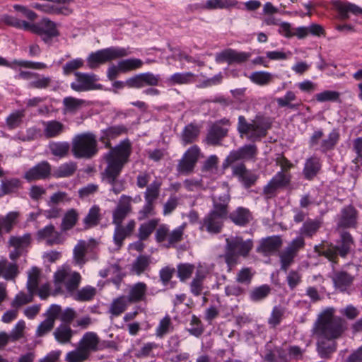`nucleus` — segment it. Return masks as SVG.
I'll list each match as a JSON object with an SVG mask.
<instances>
[{"label":"nucleus","mask_w":362,"mask_h":362,"mask_svg":"<svg viewBox=\"0 0 362 362\" xmlns=\"http://www.w3.org/2000/svg\"><path fill=\"white\" fill-rule=\"evenodd\" d=\"M18 274V265L14 262H10L7 259L0 260V277L6 280H12Z\"/></svg>","instance_id":"nucleus-29"},{"label":"nucleus","mask_w":362,"mask_h":362,"mask_svg":"<svg viewBox=\"0 0 362 362\" xmlns=\"http://www.w3.org/2000/svg\"><path fill=\"white\" fill-rule=\"evenodd\" d=\"M159 219L153 218L142 223L139 228V238L140 240H146L153 233L158 226Z\"/></svg>","instance_id":"nucleus-45"},{"label":"nucleus","mask_w":362,"mask_h":362,"mask_svg":"<svg viewBox=\"0 0 362 362\" xmlns=\"http://www.w3.org/2000/svg\"><path fill=\"white\" fill-rule=\"evenodd\" d=\"M55 339L61 343H69L73 336V331L69 325H60L53 333Z\"/></svg>","instance_id":"nucleus-36"},{"label":"nucleus","mask_w":362,"mask_h":362,"mask_svg":"<svg viewBox=\"0 0 362 362\" xmlns=\"http://www.w3.org/2000/svg\"><path fill=\"white\" fill-rule=\"evenodd\" d=\"M284 315V309L281 306H274L268 319V323L272 327L280 324Z\"/></svg>","instance_id":"nucleus-61"},{"label":"nucleus","mask_w":362,"mask_h":362,"mask_svg":"<svg viewBox=\"0 0 362 362\" xmlns=\"http://www.w3.org/2000/svg\"><path fill=\"white\" fill-rule=\"evenodd\" d=\"M119 64L122 73H125L141 68L143 65V62L139 59L130 58L121 60L119 62Z\"/></svg>","instance_id":"nucleus-55"},{"label":"nucleus","mask_w":362,"mask_h":362,"mask_svg":"<svg viewBox=\"0 0 362 362\" xmlns=\"http://www.w3.org/2000/svg\"><path fill=\"white\" fill-rule=\"evenodd\" d=\"M49 148L52 154L62 158L68 153L69 144L68 142H52L49 145Z\"/></svg>","instance_id":"nucleus-53"},{"label":"nucleus","mask_w":362,"mask_h":362,"mask_svg":"<svg viewBox=\"0 0 362 362\" xmlns=\"http://www.w3.org/2000/svg\"><path fill=\"white\" fill-rule=\"evenodd\" d=\"M194 74L192 72H177L166 80L170 86L189 84L194 81Z\"/></svg>","instance_id":"nucleus-32"},{"label":"nucleus","mask_w":362,"mask_h":362,"mask_svg":"<svg viewBox=\"0 0 362 362\" xmlns=\"http://www.w3.org/2000/svg\"><path fill=\"white\" fill-rule=\"evenodd\" d=\"M72 0H44L42 3H34L33 7L48 13H67V8L64 6Z\"/></svg>","instance_id":"nucleus-17"},{"label":"nucleus","mask_w":362,"mask_h":362,"mask_svg":"<svg viewBox=\"0 0 362 362\" xmlns=\"http://www.w3.org/2000/svg\"><path fill=\"white\" fill-rule=\"evenodd\" d=\"M252 82L259 86H265L273 80L272 74L267 71H254L248 77Z\"/></svg>","instance_id":"nucleus-43"},{"label":"nucleus","mask_w":362,"mask_h":362,"mask_svg":"<svg viewBox=\"0 0 362 362\" xmlns=\"http://www.w3.org/2000/svg\"><path fill=\"white\" fill-rule=\"evenodd\" d=\"M296 100V93L291 90H288L283 97L276 99L277 105L280 107H288L291 109H297L298 105L293 104L292 102Z\"/></svg>","instance_id":"nucleus-50"},{"label":"nucleus","mask_w":362,"mask_h":362,"mask_svg":"<svg viewBox=\"0 0 362 362\" xmlns=\"http://www.w3.org/2000/svg\"><path fill=\"white\" fill-rule=\"evenodd\" d=\"M253 247V243L250 239L244 240L241 237L234 236L226 238L225 261L227 264L228 271L238 263L239 256L246 257Z\"/></svg>","instance_id":"nucleus-5"},{"label":"nucleus","mask_w":362,"mask_h":362,"mask_svg":"<svg viewBox=\"0 0 362 362\" xmlns=\"http://www.w3.org/2000/svg\"><path fill=\"white\" fill-rule=\"evenodd\" d=\"M37 238L45 240L48 245L62 243L65 238L61 232L55 229L52 224L47 225L37 232Z\"/></svg>","instance_id":"nucleus-16"},{"label":"nucleus","mask_w":362,"mask_h":362,"mask_svg":"<svg viewBox=\"0 0 362 362\" xmlns=\"http://www.w3.org/2000/svg\"><path fill=\"white\" fill-rule=\"evenodd\" d=\"M230 220L236 225L245 226L252 218L250 211L243 207H238L229 216Z\"/></svg>","instance_id":"nucleus-30"},{"label":"nucleus","mask_w":362,"mask_h":362,"mask_svg":"<svg viewBox=\"0 0 362 362\" xmlns=\"http://www.w3.org/2000/svg\"><path fill=\"white\" fill-rule=\"evenodd\" d=\"M332 280L334 286L341 291H344L351 284L353 277L345 272H338L334 274Z\"/></svg>","instance_id":"nucleus-35"},{"label":"nucleus","mask_w":362,"mask_h":362,"mask_svg":"<svg viewBox=\"0 0 362 362\" xmlns=\"http://www.w3.org/2000/svg\"><path fill=\"white\" fill-rule=\"evenodd\" d=\"M251 53L246 52H238L233 49H226L215 55V61L218 64L228 63L232 64L234 63L240 64L247 61Z\"/></svg>","instance_id":"nucleus-11"},{"label":"nucleus","mask_w":362,"mask_h":362,"mask_svg":"<svg viewBox=\"0 0 362 362\" xmlns=\"http://www.w3.org/2000/svg\"><path fill=\"white\" fill-rule=\"evenodd\" d=\"M132 153L131 144L128 140L120 142L105 155L107 163L103 173V180L111 185L110 190L118 194L125 188L124 182L117 177Z\"/></svg>","instance_id":"nucleus-2"},{"label":"nucleus","mask_w":362,"mask_h":362,"mask_svg":"<svg viewBox=\"0 0 362 362\" xmlns=\"http://www.w3.org/2000/svg\"><path fill=\"white\" fill-rule=\"evenodd\" d=\"M173 330V325L169 315L162 318L156 328L155 334L158 338H163Z\"/></svg>","instance_id":"nucleus-41"},{"label":"nucleus","mask_w":362,"mask_h":362,"mask_svg":"<svg viewBox=\"0 0 362 362\" xmlns=\"http://www.w3.org/2000/svg\"><path fill=\"white\" fill-rule=\"evenodd\" d=\"M131 304L126 296H120L112 301L109 308V313L115 317L123 313Z\"/></svg>","instance_id":"nucleus-27"},{"label":"nucleus","mask_w":362,"mask_h":362,"mask_svg":"<svg viewBox=\"0 0 362 362\" xmlns=\"http://www.w3.org/2000/svg\"><path fill=\"white\" fill-rule=\"evenodd\" d=\"M321 165L320 160L317 157L313 156L307 159L303 170L305 178L309 180L313 179L319 173Z\"/></svg>","instance_id":"nucleus-26"},{"label":"nucleus","mask_w":362,"mask_h":362,"mask_svg":"<svg viewBox=\"0 0 362 362\" xmlns=\"http://www.w3.org/2000/svg\"><path fill=\"white\" fill-rule=\"evenodd\" d=\"M195 267L189 263L180 264L177 266V276L182 281H184L191 276Z\"/></svg>","instance_id":"nucleus-62"},{"label":"nucleus","mask_w":362,"mask_h":362,"mask_svg":"<svg viewBox=\"0 0 362 362\" xmlns=\"http://www.w3.org/2000/svg\"><path fill=\"white\" fill-rule=\"evenodd\" d=\"M25 117V110H16L11 113L6 118V122L8 129H13L18 127L23 122Z\"/></svg>","instance_id":"nucleus-48"},{"label":"nucleus","mask_w":362,"mask_h":362,"mask_svg":"<svg viewBox=\"0 0 362 362\" xmlns=\"http://www.w3.org/2000/svg\"><path fill=\"white\" fill-rule=\"evenodd\" d=\"M21 187V181L17 178H12L1 182V188L2 194H7L16 191Z\"/></svg>","instance_id":"nucleus-59"},{"label":"nucleus","mask_w":362,"mask_h":362,"mask_svg":"<svg viewBox=\"0 0 362 362\" xmlns=\"http://www.w3.org/2000/svg\"><path fill=\"white\" fill-rule=\"evenodd\" d=\"M233 175L238 177V181L245 187L254 185L258 176L252 171L247 170L243 163L232 167Z\"/></svg>","instance_id":"nucleus-19"},{"label":"nucleus","mask_w":362,"mask_h":362,"mask_svg":"<svg viewBox=\"0 0 362 362\" xmlns=\"http://www.w3.org/2000/svg\"><path fill=\"white\" fill-rule=\"evenodd\" d=\"M353 245L354 241L351 235L349 233H343L337 245L332 244L316 245L315 246V251L319 255L325 256L330 262L336 263L338 255L345 257L349 253Z\"/></svg>","instance_id":"nucleus-6"},{"label":"nucleus","mask_w":362,"mask_h":362,"mask_svg":"<svg viewBox=\"0 0 362 362\" xmlns=\"http://www.w3.org/2000/svg\"><path fill=\"white\" fill-rule=\"evenodd\" d=\"M41 272L37 267H32L28 272L27 288L28 291L35 292L38 288Z\"/></svg>","instance_id":"nucleus-42"},{"label":"nucleus","mask_w":362,"mask_h":362,"mask_svg":"<svg viewBox=\"0 0 362 362\" xmlns=\"http://www.w3.org/2000/svg\"><path fill=\"white\" fill-rule=\"evenodd\" d=\"M128 54V52L124 48L112 47L92 52L87 58V63L89 68L95 69L102 64Z\"/></svg>","instance_id":"nucleus-8"},{"label":"nucleus","mask_w":362,"mask_h":362,"mask_svg":"<svg viewBox=\"0 0 362 362\" xmlns=\"http://www.w3.org/2000/svg\"><path fill=\"white\" fill-rule=\"evenodd\" d=\"M356 218L357 213L356 209L351 206H346L341 210L339 225L343 227L353 226L356 223Z\"/></svg>","instance_id":"nucleus-31"},{"label":"nucleus","mask_w":362,"mask_h":362,"mask_svg":"<svg viewBox=\"0 0 362 362\" xmlns=\"http://www.w3.org/2000/svg\"><path fill=\"white\" fill-rule=\"evenodd\" d=\"M281 245V240L279 236H272L263 240L257 251L267 255L276 251Z\"/></svg>","instance_id":"nucleus-28"},{"label":"nucleus","mask_w":362,"mask_h":362,"mask_svg":"<svg viewBox=\"0 0 362 362\" xmlns=\"http://www.w3.org/2000/svg\"><path fill=\"white\" fill-rule=\"evenodd\" d=\"M257 154V148L255 144L245 145L236 151H233L226 158L225 163L227 165L239 160H255Z\"/></svg>","instance_id":"nucleus-13"},{"label":"nucleus","mask_w":362,"mask_h":362,"mask_svg":"<svg viewBox=\"0 0 362 362\" xmlns=\"http://www.w3.org/2000/svg\"><path fill=\"white\" fill-rule=\"evenodd\" d=\"M34 292L28 291V293L23 292L18 293L11 302L13 308L18 310L21 306L26 305L33 301Z\"/></svg>","instance_id":"nucleus-54"},{"label":"nucleus","mask_w":362,"mask_h":362,"mask_svg":"<svg viewBox=\"0 0 362 362\" xmlns=\"http://www.w3.org/2000/svg\"><path fill=\"white\" fill-rule=\"evenodd\" d=\"M271 291L268 285H262L253 288L250 293V299L254 302H258L264 299Z\"/></svg>","instance_id":"nucleus-51"},{"label":"nucleus","mask_w":362,"mask_h":362,"mask_svg":"<svg viewBox=\"0 0 362 362\" xmlns=\"http://www.w3.org/2000/svg\"><path fill=\"white\" fill-rule=\"evenodd\" d=\"M127 131V127L123 124L112 126L103 131V138L105 137L107 139H113L122 134L126 133Z\"/></svg>","instance_id":"nucleus-60"},{"label":"nucleus","mask_w":362,"mask_h":362,"mask_svg":"<svg viewBox=\"0 0 362 362\" xmlns=\"http://www.w3.org/2000/svg\"><path fill=\"white\" fill-rule=\"evenodd\" d=\"M291 175L290 173L283 171L278 172L264 186L263 192L267 198L273 197L276 192L281 188H284L289 185Z\"/></svg>","instance_id":"nucleus-12"},{"label":"nucleus","mask_w":362,"mask_h":362,"mask_svg":"<svg viewBox=\"0 0 362 362\" xmlns=\"http://www.w3.org/2000/svg\"><path fill=\"white\" fill-rule=\"evenodd\" d=\"M132 201V199L129 196H121L112 214V222L115 225H121L124 219L131 212Z\"/></svg>","instance_id":"nucleus-18"},{"label":"nucleus","mask_w":362,"mask_h":362,"mask_svg":"<svg viewBox=\"0 0 362 362\" xmlns=\"http://www.w3.org/2000/svg\"><path fill=\"white\" fill-rule=\"evenodd\" d=\"M60 312L61 307L58 305L53 304L49 308L46 313L47 318L38 325L36 329L37 337H43L52 329L55 320L58 317Z\"/></svg>","instance_id":"nucleus-14"},{"label":"nucleus","mask_w":362,"mask_h":362,"mask_svg":"<svg viewBox=\"0 0 362 362\" xmlns=\"http://www.w3.org/2000/svg\"><path fill=\"white\" fill-rule=\"evenodd\" d=\"M241 137L244 136L249 140L255 141L266 134V129L257 121L247 122L244 116H239L237 127Z\"/></svg>","instance_id":"nucleus-9"},{"label":"nucleus","mask_w":362,"mask_h":362,"mask_svg":"<svg viewBox=\"0 0 362 362\" xmlns=\"http://www.w3.org/2000/svg\"><path fill=\"white\" fill-rule=\"evenodd\" d=\"M84 101L73 97H66L63 100L65 113H74L78 111L83 104Z\"/></svg>","instance_id":"nucleus-49"},{"label":"nucleus","mask_w":362,"mask_h":362,"mask_svg":"<svg viewBox=\"0 0 362 362\" xmlns=\"http://www.w3.org/2000/svg\"><path fill=\"white\" fill-rule=\"evenodd\" d=\"M230 197L224 193L218 197H213V209L204 216L200 225L201 230H206L211 234L221 232L224 221L228 214V205Z\"/></svg>","instance_id":"nucleus-3"},{"label":"nucleus","mask_w":362,"mask_h":362,"mask_svg":"<svg viewBox=\"0 0 362 362\" xmlns=\"http://www.w3.org/2000/svg\"><path fill=\"white\" fill-rule=\"evenodd\" d=\"M43 134L47 138L57 137L64 131V125L59 121L42 122Z\"/></svg>","instance_id":"nucleus-25"},{"label":"nucleus","mask_w":362,"mask_h":362,"mask_svg":"<svg viewBox=\"0 0 362 362\" xmlns=\"http://www.w3.org/2000/svg\"><path fill=\"white\" fill-rule=\"evenodd\" d=\"M78 219V213L76 210L71 209L68 210L64 214L62 224V231H66L71 229L76 223Z\"/></svg>","instance_id":"nucleus-38"},{"label":"nucleus","mask_w":362,"mask_h":362,"mask_svg":"<svg viewBox=\"0 0 362 362\" xmlns=\"http://www.w3.org/2000/svg\"><path fill=\"white\" fill-rule=\"evenodd\" d=\"M199 127L192 124L187 125L182 134V141L184 145L192 143L199 135Z\"/></svg>","instance_id":"nucleus-46"},{"label":"nucleus","mask_w":362,"mask_h":362,"mask_svg":"<svg viewBox=\"0 0 362 362\" xmlns=\"http://www.w3.org/2000/svg\"><path fill=\"white\" fill-rule=\"evenodd\" d=\"M149 264V257L141 255L132 264V271L137 275H140L147 269Z\"/></svg>","instance_id":"nucleus-57"},{"label":"nucleus","mask_w":362,"mask_h":362,"mask_svg":"<svg viewBox=\"0 0 362 362\" xmlns=\"http://www.w3.org/2000/svg\"><path fill=\"white\" fill-rule=\"evenodd\" d=\"M321 225L322 221L320 219H308L303 223L299 233L304 237H312L317 233Z\"/></svg>","instance_id":"nucleus-34"},{"label":"nucleus","mask_w":362,"mask_h":362,"mask_svg":"<svg viewBox=\"0 0 362 362\" xmlns=\"http://www.w3.org/2000/svg\"><path fill=\"white\" fill-rule=\"evenodd\" d=\"M72 151L77 158H90L97 152L95 136L90 133L77 135L73 141Z\"/></svg>","instance_id":"nucleus-7"},{"label":"nucleus","mask_w":362,"mask_h":362,"mask_svg":"<svg viewBox=\"0 0 362 362\" xmlns=\"http://www.w3.org/2000/svg\"><path fill=\"white\" fill-rule=\"evenodd\" d=\"M89 357L86 351H84L80 346L75 350L69 351L66 355L67 362H83Z\"/></svg>","instance_id":"nucleus-52"},{"label":"nucleus","mask_w":362,"mask_h":362,"mask_svg":"<svg viewBox=\"0 0 362 362\" xmlns=\"http://www.w3.org/2000/svg\"><path fill=\"white\" fill-rule=\"evenodd\" d=\"M341 19H347L349 14L357 15L362 13V8L357 5L346 1L337 0L333 3Z\"/></svg>","instance_id":"nucleus-22"},{"label":"nucleus","mask_w":362,"mask_h":362,"mask_svg":"<svg viewBox=\"0 0 362 362\" xmlns=\"http://www.w3.org/2000/svg\"><path fill=\"white\" fill-rule=\"evenodd\" d=\"M344 332L342 320L333 315V310H325L318 318L314 328L317 348L321 358H328L337 349L334 339Z\"/></svg>","instance_id":"nucleus-1"},{"label":"nucleus","mask_w":362,"mask_h":362,"mask_svg":"<svg viewBox=\"0 0 362 362\" xmlns=\"http://www.w3.org/2000/svg\"><path fill=\"white\" fill-rule=\"evenodd\" d=\"M52 79L49 76H45L36 73V76L33 78V80L29 81L28 83V88H37V89H45L51 86Z\"/></svg>","instance_id":"nucleus-44"},{"label":"nucleus","mask_w":362,"mask_h":362,"mask_svg":"<svg viewBox=\"0 0 362 362\" xmlns=\"http://www.w3.org/2000/svg\"><path fill=\"white\" fill-rule=\"evenodd\" d=\"M76 79L71 83V88L77 92L102 89V85L97 84L98 78L95 74L81 72L75 73Z\"/></svg>","instance_id":"nucleus-10"},{"label":"nucleus","mask_w":362,"mask_h":362,"mask_svg":"<svg viewBox=\"0 0 362 362\" xmlns=\"http://www.w3.org/2000/svg\"><path fill=\"white\" fill-rule=\"evenodd\" d=\"M148 292V286L144 282H137L128 286L127 298L131 303L145 301Z\"/></svg>","instance_id":"nucleus-21"},{"label":"nucleus","mask_w":362,"mask_h":362,"mask_svg":"<svg viewBox=\"0 0 362 362\" xmlns=\"http://www.w3.org/2000/svg\"><path fill=\"white\" fill-rule=\"evenodd\" d=\"M90 243L85 240H79L74 249V258L77 264L85 263V256Z\"/></svg>","instance_id":"nucleus-37"},{"label":"nucleus","mask_w":362,"mask_h":362,"mask_svg":"<svg viewBox=\"0 0 362 362\" xmlns=\"http://www.w3.org/2000/svg\"><path fill=\"white\" fill-rule=\"evenodd\" d=\"M100 339L98 335L92 332H86L79 341V346L87 351L90 356V352L96 351L98 348Z\"/></svg>","instance_id":"nucleus-24"},{"label":"nucleus","mask_w":362,"mask_h":362,"mask_svg":"<svg viewBox=\"0 0 362 362\" xmlns=\"http://www.w3.org/2000/svg\"><path fill=\"white\" fill-rule=\"evenodd\" d=\"M302 281V274L298 272L291 270L286 276V282L291 290L296 288Z\"/></svg>","instance_id":"nucleus-63"},{"label":"nucleus","mask_w":362,"mask_h":362,"mask_svg":"<svg viewBox=\"0 0 362 362\" xmlns=\"http://www.w3.org/2000/svg\"><path fill=\"white\" fill-rule=\"evenodd\" d=\"M81 276L67 266L59 268L54 274V294L67 293L72 296L78 288Z\"/></svg>","instance_id":"nucleus-4"},{"label":"nucleus","mask_w":362,"mask_h":362,"mask_svg":"<svg viewBox=\"0 0 362 362\" xmlns=\"http://www.w3.org/2000/svg\"><path fill=\"white\" fill-rule=\"evenodd\" d=\"M100 207L94 205L90 209L87 216L83 219V223L86 228H90L96 226L100 219Z\"/></svg>","instance_id":"nucleus-47"},{"label":"nucleus","mask_w":362,"mask_h":362,"mask_svg":"<svg viewBox=\"0 0 362 362\" xmlns=\"http://www.w3.org/2000/svg\"><path fill=\"white\" fill-rule=\"evenodd\" d=\"M51 172V167L48 162L42 161L30 168L24 175V178L30 182L47 177Z\"/></svg>","instance_id":"nucleus-20"},{"label":"nucleus","mask_w":362,"mask_h":362,"mask_svg":"<svg viewBox=\"0 0 362 362\" xmlns=\"http://www.w3.org/2000/svg\"><path fill=\"white\" fill-rule=\"evenodd\" d=\"M74 298L79 301H88L91 300L95 295V288L92 286H85L77 293H74Z\"/></svg>","instance_id":"nucleus-56"},{"label":"nucleus","mask_w":362,"mask_h":362,"mask_svg":"<svg viewBox=\"0 0 362 362\" xmlns=\"http://www.w3.org/2000/svg\"><path fill=\"white\" fill-rule=\"evenodd\" d=\"M184 228L185 225H182L175 228L171 232L170 231L169 237L168 238V243H165V246L167 247H173L176 243L181 241L182 239Z\"/></svg>","instance_id":"nucleus-58"},{"label":"nucleus","mask_w":362,"mask_h":362,"mask_svg":"<svg viewBox=\"0 0 362 362\" xmlns=\"http://www.w3.org/2000/svg\"><path fill=\"white\" fill-rule=\"evenodd\" d=\"M30 31L42 36L45 41L59 35L56 24L47 18L32 23Z\"/></svg>","instance_id":"nucleus-15"},{"label":"nucleus","mask_w":362,"mask_h":362,"mask_svg":"<svg viewBox=\"0 0 362 362\" xmlns=\"http://www.w3.org/2000/svg\"><path fill=\"white\" fill-rule=\"evenodd\" d=\"M161 182L157 180L151 182L146 188L144 192V199L146 202L154 204L158 198Z\"/></svg>","instance_id":"nucleus-39"},{"label":"nucleus","mask_w":362,"mask_h":362,"mask_svg":"<svg viewBox=\"0 0 362 362\" xmlns=\"http://www.w3.org/2000/svg\"><path fill=\"white\" fill-rule=\"evenodd\" d=\"M30 235L29 233H25L22 236H11L8 244L10 247L23 251L30 245Z\"/></svg>","instance_id":"nucleus-40"},{"label":"nucleus","mask_w":362,"mask_h":362,"mask_svg":"<svg viewBox=\"0 0 362 362\" xmlns=\"http://www.w3.org/2000/svg\"><path fill=\"white\" fill-rule=\"evenodd\" d=\"M76 168V165L74 163H64L59 167L55 175L57 177H69L74 174Z\"/></svg>","instance_id":"nucleus-64"},{"label":"nucleus","mask_w":362,"mask_h":362,"mask_svg":"<svg viewBox=\"0 0 362 362\" xmlns=\"http://www.w3.org/2000/svg\"><path fill=\"white\" fill-rule=\"evenodd\" d=\"M228 132L226 127H223L218 123H214L211 127L207 134V141L209 144H216L224 137Z\"/></svg>","instance_id":"nucleus-33"},{"label":"nucleus","mask_w":362,"mask_h":362,"mask_svg":"<svg viewBox=\"0 0 362 362\" xmlns=\"http://www.w3.org/2000/svg\"><path fill=\"white\" fill-rule=\"evenodd\" d=\"M202 8L208 10L214 9H243L240 2L237 0H207L202 5Z\"/></svg>","instance_id":"nucleus-23"}]
</instances>
